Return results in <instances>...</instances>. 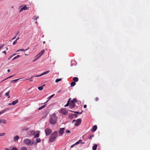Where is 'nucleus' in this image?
I'll list each match as a JSON object with an SVG mask.
<instances>
[{
    "mask_svg": "<svg viewBox=\"0 0 150 150\" xmlns=\"http://www.w3.org/2000/svg\"><path fill=\"white\" fill-rule=\"evenodd\" d=\"M57 120V118L55 116V114L54 113L50 117V122L52 125H54L56 123Z\"/></svg>",
    "mask_w": 150,
    "mask_h": 150,
    "instance_id": "f257e3e1",
    "label": "nucleus"
},
{
    "mask_svg": "<svg viewBox=\"0 0 150 150\" xmlns=\"http://www.w3.org/2000/svg\"><path fill=\"white\" fill-rule=\"evenodd\" d=\"M58 134V132L57 131H55L53 132L50 136L49 141L50 142H52L56 140Z\"/></svg>",
    "mask_w": 150,
    "mask_h": 150,
    "instance_id": "f03ea898",
    "label": "nucleus"
},
{
    "mask_svg": "<svg viewBox=\"0 0 150 150\" xmlns=\"http://www.w3.org/2000/svg\"><path fill=\"white\" fill-rule=\"evenodd\" d=\"M69 103V107L71 108H72L74 107L75 105V103L77 102L76 99L74 98L72 100H70Z\"/></svg>",
    "mask_w": 150,
    "mask_h": 150,
    "instance_id": "7ed1b4c3",
    "label": "nucleus"
},
{
    "mask_svg": "<svg viewBox=\"0 0 150 150\" xmlns=\"http://www.w3.org/2000/svg\"><path fill=\"white\" fill-rule=\"evenodd\" d=\"M23 142L24 144L28 146L31 145L33 144V142H32L31 140L29 139H24Z\"/></svg>",
    "mask_w": 150,
    "mask_h": 150,
    "instance_id": "20e7f679",
    "label": "nucleus"
},
{
    "mask_svg": "<svg viewBox=\"0 0 150 150\" xmlns=\"http://www.w3.org/2000/svg\"><path fill=\"white\" fill-rule=\"evenodd\" d=\"M60 112L62 113V114L64 115H66L68 113L67 111L65 108H62L59 110Z\"/></svg>",
    "mask_w": 150,
    "mask_h": 150,
    "instance_id": "39448f33",
    "label": "nucleus"
},
{
    "mask_svg": "<svg viewBox=\"0 0 150 150\" xmlns=\"http://www.w3.org/2000/svg\"><path fill=\"white\" fill-rule=\"evenodd\" d=\"M45 132L46 136L49 135L52 132V130L49 128L46 129Z\"/></svg>",
    "mask_w": 150,
    "mask_h": 150,
    "instance_id": "423d86ee",
    "label": "nucleus"
},
{
    "mask_svg": "<svg viewBox=\"0 0 150 150\" xmlns=\"http://www.w3.org/2000/svg\"><path fill=\"white\" fill-rule=\"evenodd\" d=\"M81 122V119H78L76 120V122L74 124V125L76 126H78L80 125Z\"/></svg>",
    "mask_w": 150,
    "mask_h": 150,
    "instance_id": "0eeeda50",
    "label": "nucleus"
},
{
    "mask_svg": "<svg viewBox=\"0 0 150 150\" xmlns=\"http://www.w3.org/2000/svg\"><path fill=\"white\" fill-rule=\"evenodd\" d=\"M49 72H50V71L47 70V71L44 72V73H43L42 74H40V75H36V76H34V77H40V76L49 73Z\"/></svg>",
    "mask_w": 150,
    "mask_h": 150,
    "instance_id": "6e6552de",
    "label": "nucleus"
},
{
    "mask_svg": "<svg viewBox=\"0 0 150 150\" xmlns=\"http://www.w3.org/2000/svg\"><path fill=\"white\" fill-rule=\"evenodd\" d=\"M64 130L65 128H60L59 131V134L61 135L63 134L64 133Z\"/></svg>",
    "mask_w": 150,
    "mask_h": 150,
    "instance_id": "1a4fd4ad",
    "label": "nucleus"
},
{
    "mask_svg": "<svg viewBox=\"0 0 150 150\" xmlns=\"http://www.w3.org/2000/svg\"><path fill=\"white\" fill-rule=\"evenodd\" d=\"M45 51V50L44 49L42 50L40 52L36 55V57H37L38 56H39V57L41 56L44 54Z\"/></svg>",
    "mask_w": 150,
    "mask_h": 150,
    "instance_id": "9d476101",
    "label": "nucleus"
},
{
    "mask_svg": "<svg viewBox=\"0 0 150 150\" xmlns=\"http://www.w3.org/2000/svg\"><path fill=\"white\" fill-rule=\"evenodd\" d=\"M28 9V8H27L26 5H25L23 7H22L20 10L19 11V12H20L23 10H27Z\"/></svg>",
    "mask_w": 150,
    "mask_h": 150,
    "instance_id": "9b49d317",
    "label": "nucleus"
},
{
    "mask_svg": "<svg viewBox=\"0 0 150 150\" xmlns=\"http://www.w3.org/2000/svg\"><path fill=\"white\" fill-rule=\"evenodd\" d=\"M97 126L96 125H94L91 129V131L93 132L95 131L97 129Z\"/></svg>",
    "mask_w": 150,
    "mask_h": 150,
    "instance_id": "f8f14e48",
    "label": "nucleus"
},
{
    "mask_svg": "<svg viewBox=\"0 0 150 150\" xmlns=\"http://www.w3.org/2000/svg\"><path fill=\"white\" fill-rule=\"evenodd\" d=\"M1 123L3 124H7V121L5 119H2L1 120Z\"/></svg>",
    "mask_w": 150,
    "mask_h": 150,
    "instance_id": "ddd939ff",
    "label": "nucleus"
},
{
    "mask_svg": "<svg viewBox=\"0 0 150 150\" xmlns=\"http://www.w3.org/2000/svg\"><path fill=\"white\" fill-rule=\"evenodd\" d=\"M19 139V137L18 135H16L13 138L14 141H16Z\"/></svg>",
    "mask_w": 150,
    "mask_h": 150,
    "instance_id": "4468645a",
    "label": "nucleus"
},
{
    "mask_svg": "<svg viewBox=\"0 0 150 150\" xmlns=\"http://www.w3.org/2000/svg\"><path fill=\"white\" fill-rule=\"evenodd\" d=\"M8 109L6 108L1 111H0V115H1V114H2L4 113L5 112L7 111L8 110Z\"/></svg>",
    "mask_w": 150,
    "mask_h": 150,
    "instance_id": "2eb2a0df",
    "label": "nucleus"
},
{
    "mask_svg": "<svg viewBox=\"0 0 150 150\" xmlns=\"http://www.w3.org/2000/svg\"><path fill=\"white\" fill-rule=\"evenodd\" d=\"M35 132L34 131L32 130L29 132V134L30 135L32 136L34 135Z\"/></svg>",
    "mask_w": 150,
    "mask_h": 150,
    "instance_id": "dca6fc26",
    "label": "nucleus"
},
{
    "mask_svg": "<svg viewBox=\"0 0 150 150\" xmlns=\"http://www.w3.org/2000/svg\"><path fill=\"white\" fill-rule=\"evenodd\" d=\"M35 141L36 142L35 143V144H36L40 142H41V140L40 138H38L36 139Z\"/></svg>",
    "mask_w": 150,
    "mask_h": 150,
    "instance_id": "f3484780",
    "label": "nucleus"
},
{
    "mask_svg": "<svg viewBox=\"0 0 150 150\" xmlns=\"http://www.w3.org/2000/svg\"><path fill=\"white\" fill-rule=\"evenodd\" d=\"M10 91H8L5 94V96L8 97V98H10V96L9 95Z\"/></svg>",
    "mask_w": 150,
    "mask_h": 150,
    "instance_id": "a211bd4d",
    "label": "nucleus"
},
{
    "mask_svg": "<svg viewBox=\"0 0 150 150\" xmlns=\"http://www.w3.org/2000/svg\"><path fill=\"white\" fill-rule=\"evenodd\" d=\"M73 80L75 82H77L78 81L79 79L77 77H74L73 78Z\"/></svg>",
    "mask_w": 150,
    "mask_h": 150,
    "instance_id": "6ab92c4d",
    "label": "nucleus"
},
{
    "mask_svg": "<svg viewBox=\"0 0 150 150\" xmlns=\"http://www.w3.org/2000/svg\"><path fill=\"white\" fill-rule=\"evenodd\" d=\"M97 144H95L92 147V149L93 150H96L97 148Z\"/></svg>",
    "mask_w": 150,
    "mask_h": 150,
    "instance_id": "aec40b11",
    "label": "nucleus"
},
{
    "mask_svg": "<svg viewBox=\"0 0 150 150\" xmlns=\"http://www.w3.org/2000/svg\"><path fill=\"white\" fill-rule=\"evenodd\" d=\"M46 106V104H45L43 105H42L41 107L39 108L38 109L39 110H41L44 108Z\"/></svg>",
    "mask_w": 150,
    "mask_h": 150,
    "instance_id": "412c9836",
    "label": "nucleus"
},
{
    "mask_svg": "<svg viewBox=\"0 0 150 150\" xmlns=\"http://www.w3.org/2000/svg\"><path fill=\"white\" fill-rule=\"evenodd\" d=\"M18 102V100H15L14 101H13L12 104L13 105H15Z\"/></svg>",
    "mask_w": 150,
    "mask_h": 150,
    "instance_id": "4be33fe9",
    "label": "nucleus"
},
{
    "mask_svg": "<svg viewBox=\"0 0 150 150\" xmlns=\"http://www.w3.org/2000/svg\"><path fill=\"white\" fill-rule=\"evenodd\" d=\"M29 49V47H28L27 49H26L25 50H24L23 49H20L18 50L17 51V52L19 51H26V50H28Z\"/></svg>",
    "mask_w": 150,
    "mask_h": 150,
    "instance_id": "5701e85b",
    "label": "nucleus"
},
{
    "mask_svg": "<svg viewBox=\"0 0 150 150\" xmlns=\"http://www.w3.org/2000/svg\"><path fill=\"white\" fill-rule=\"evenodd\" d=\"M71 98H69V99L67 104L65 105V106H64L65 107L68 106L69 105V102H70V101L71 100Z\"/></svg>",
    "mask_w": 150,
    "mask_h": 150,
    "instance_id": "b1692460",
    "label": "nucleus"
},
{
    "mask_svg": "<svg viewBox=\"0 0 150 150\" xmlns=\"http://www.w3.org/2000/svg\"><path fill=\"white\" fill-rule=\"evenodd\" d=\"M20 79H14V80H11V82H12L13 83H14L16 82L17 81L19 80Z\"/></svg>",
    "mask_w": 150,
    "mask_h": 150,
    "instance_id": "393cba45",
    "label": "nucleus"
},
{
    "mask_svg": "<svg viewBox=\"0 0 150 150\" xmlns=\"http://www.w3.org/2000/svg\"><path fill=\"white\" fill-rule=\"evenodd\" d=\"M76 84L75 82L74 81H73L71 83V86H74Z\"/></svg>",
    "mask_w": 150,
    "mask_h": 150,
    "instance_id": "a878e982",
    "label": "nucleus"
},
{
    "mask_svg": "<svg viewBox=\"0 0 150 150\" xmlns=\"http://www.w3.org/2000/svg\"><path fill=\"white\" fill-rule=\"evenodd\" d=\"M34 76H32L31 78H30L29 79H27L26 80H29V81H30V82H32L33 81V80H31V79L33 77H34Z\"/></svg>",
    "mask_w": 150,
    "mask_h": 150,
    "instance_id": "bb28decb",
    "label": "nucleus"
},
{
    "mask_svg": "<svg viewBox=\"0 0 150 150\" xmlns=\"http://www.w3.org/2000/svg\"><path fill=\"white\" fill-rule=\"evenodd\" d=\"M20 57V55H17L12 60H15V59H17L18 58Z\"/></svg>",
    "mask_w": 150,
    "mask_h": 150,
    "instance_id": "cd10ccee",
    "label": "nucleus"
},
{
    "mask_svg": "<svg viewBox=\"0 0 150 150\" xmlns=\"http://www.w3.org/2000/svg\"><path fill=\"white\" fill-rule=\"evenodd\" d=\"M39 133H38L37 134L34 135V138H35L38 137H39Z\"/></svg>",
    "mask_w": 150,
    "mask_h": 150,
    "instance_id": "c85d7f7f",
    "label": "nucleus"
},
{
    "mask_svg": "<svg viewBox=\"0 0 150 150\" xmlns=\"http://www.w3.org/2000/svg\"><path fill=\"white\" fill-rule=\"evenodd\" d=\"M62 79H57L56 80L55 82L56 83L58 82L59 81H60L62 80Z\"/></svg>",
    "mask_w": 150,
    "mask_h": 150,
    "instance_id": "c756f323",
    "label": "nucleus"
},
{
    "mask_svg": "<svg viewBox=\"0 0 150 150\" xmlns=\"http://www.w3.org/2000/svg\"><path fill=\"white\" fill-rule=\"evenodd\" d=\"M20 150H27V148L25 147H23L21 148Z\"/></svg>",
    "mask_w": 150,
    "mask_h": 150,
    "instance_id": "7c9ffc66",
    "label": "nucleus"
},
{
    "mask_svg": "<svg viewBox=\"0 0 150 150\" xmlns=\"http://www.w3.org/2000/svg\"><path fill=\"white\" fill-rule=\"evenodd\" d=\"M70 111L71 112H74L75 113L80 114H81L82 113V112H83V111L82 110L81 112V113H79V112H74V111H71V110H70Z\"/></svg>",
    "mask_w": 150,
    "mask_h": 150,
    "instance_id": "2f4dec72",
    "label": "nucleus"
},
{
    "mask_svg": "<svg viewBox=\"0 0 150 150\" xmlns=\"http://www.w3.org/2000/svg\"><path fill=\"white\" fill-rule=\"evenodd\" d=\"M82 140H79V141H77L75 144L77 145L79 144L81 142Z\"/></svg>",
    "mask_w": 150,
    "mask_h": 150,
    "instance_id": "473e14b6",
    "label": "nucleus"
},
{
    "mask_svg": "<svg viewBox=\"0 0 150 150\" xmlns=\"http://www.w3.org/2000/svg\"><path fill=\"white\" fill-rule=\"evenodd\" d=\"M5 134V133H0V137L4 136Z\"/></svg>",
    "mask_w": 150,
    "mask_h": 150,
    "instance_id": "72a5a7b5",
    "label": "nucleus"
},
{
    "mask_svg": "<svg viewBox=\"0 0 150 150\" xmlns=\"http://www.w3.org/2000/svg\"><path fill=\"white\" fill-rule=\"evenodd\" d=\"M35 59L33 61V62H35V61H36L38 59V58H36V56H35Z\"/></svg>",
    "mask_w": 150,
    "mask_h": 150,
    "instance_id": "f704fd0d",
    "label": "nucleus"
},
{
    "mask_svg": "<svg viewBox=\"0 0 150 150\" xmlns=\"http://www.w3.org/2000/svg\"><path fill=\"white\" fill-rule=\"evenodd\" d=\"M38 88L40 90H42L43 89L42 87V86L38 87Z\"/></svg>",
    "mask_w": 150,
    "mask_h": 150,
    "instance_id": "c9c22d12",
    "label": "nucleus"
},
{
    "mask_svg": "<svg viewBox=\"0 0 150 150\" xmlns=\"http://www.w3.org/2000/svg\"><path fill=\"white\" fill-rule=\"evenodd\" d=\"M94 137V135L93 134H92V135H90L89 137H88V138L89 139H91L92 137Z\"/></svg>",
    "mask_w": 150,
    "mask_h": 150,
    "instance_id": "e433bc0d",
    "label": "nucleus"
},
{
    "mask_svg": "<svg viewBox=\"0 0 150 150\" xmlns=\"http://www.w3.org/2000/svg\"><path fill=\"white\" fill-rule=\"evenodd\" d=\"M4 46V44H1L0 45V49L3 47Z\"/></svg>",
    "mask_w": 150,
    "mask_h": 150,
    "instance_id": "4c0bfd02",
    "label": "nucleus"
},
{
    "mask_svg": "<svg viewBox=\"0 0 150 150\" xmlns=\"http://www.w3.org/2000/svg\"><path fill=\"white\" fill-rule=\"evenodd\" d=\"M17 43V41H16V40H15L13 42V45H15Z\"/></svg>",
    "mask_w": 150,
    "mask_h": 150,
    "instance_id": "58836bf2",
    "label": "nucleus"
},
{
    "mask_svg": "<svg viewBox=\"0 0 150 150\" xmlns=\"http://www.w3.org/2000/svg\"><path fill=\"white\" fill-rule=\"evenodd\" d=\"M12 150H17V149L16 147H13L12 149Z\"/></svg>",
    "mask_w": 150,
    "mask_h": 150,
    "instance_id": "ea45409f",
    "label": "nucleus"
},
{
    "mask_svg": "<svg viewBox=\"0 0 150 150\" xmlns=\"http://www.w3.org/2000/svg\"><path fill=\"white\" fill-rule=\"evenodd\" d=\"M95 100L96 101H98V100H99V98L98 97H96L95 98Z\"/></svg>",
    "mask_w": 150,
    "mask_h": 150,
    "instance_id": "a19ab883",
    "label": "nucleus"
},
{
    "mask_svg": "<svg viewBox=\"0 0 150 150\" xmlns=\"http://www.w3.org/2000/svg\"><path fill=\"white\" fill-rule=\"evenodd\" d=\"M54 95V94H52L51 96H50V97H49V99H50L51 98H52L53 97Z\"/></svg>",
    "mask_w": 150,
    "mask_h": 150,
    "instance_id": "79ce46f5",
    "label": "nucleus"
},
{
    "mask_svg": "<svg viewBox=\"0 0 150 150\" xmlns=\"http://www.w3.org/2000/svg\"><path fill=\"white\" fill-rule=\"evenodd\" d=\"M66 132L67 133H69L70 132V131L69 130H67L66 131Z\"/></svg>",
    "mask_w": 150,
    "mask_h": 150,
    "instance_id": "37998d69",
    "label": "nucleus"
},
{
    "mask_svg": "<svg viewBox=\"0 0 150 150\" xmlns=\"http://www.w3.org/2000/svg\"><path fill=\"white\" fill-rule=\"evenodd\" d=\"M14 76V75L11 76H9V77H8V78H7L6 79H5V80H6V79H8V78H11V77H12L13 76ZM5 80H5H4H4Z\"/></svg>",
    "mask_w": 150,
    "mask_h": 150,
    "instance_id": "c03bdc74",
    "label": "nucleus"
},
{
    "mask_svg": "<svg viewBox=\"0 0 150 150\" xmlns=\"http://www.w3.org/2000/svg\"><path fill=\"white\" fill-rule=\"evenodd\" d=\"M76 145V144H73L71 146V148H72L74 146Z\"/></svg>",
    "mask_w": 150,
    "mask_h": 150,
    "instance_id": "a18cd8bd",
    "label": "nucleus"
},
{
    "mask_svg": "<svg viewBox=\"0 0 150 150\" xmlns=\"http://www.w3.org/2000/svg\"><path fill=\"white\" fill-rule=\"evenodd\" d=\"M39 18V17L38 16L37 17H36L35 19H34V20H37L38 19V18Z\"/></svg>",
    "mask_w": 150,
    "mask_h": 150,
    "instance_id": "49530a36",
    "label": "nucleus"
},
{
    "mask_svg": "<svg viewBox=\"0 0 150 150\" xmlns=\"http://www.w3.org/2000/svg\"><path fill=\"white\" fill-rule=\"evenodd\" d=\"M20 33V32L19 31H17V33L16 35V36L17 35H18Z\"/></svg>",
    "mask_w": 150,
    "mask_h": 150,
    "instance_id": "de8ad7c7",
    "label": "nucleus"
},
{
    "mask_svg": "<svg viewBox=\"0 0 150 150\" xmlns=\"http://www.w3.org/2000/svg\"><path fill=\"white\" fill-rule=\"evenodd\" d=\"M3 53H4L5 55L6 54V52L5 51H4V52H3Z\"/></svg>",
    "mask_w": 150,
    "mask_h": 150,
    "instance_id": "09e8293b",
    "label": "nucleus"
},
{
    "mask_svg": "<svg viewBox=\"0 0 150 150\" xmlns=\"http://www.w3.org/2000/svg\"><path fill=\"white\" fill-rule=\"evenodd\" d=\"M4 150H10L8 148H6L4 149Z\"/></svg>",
    "mask_w": 150,
    "mask_h": 150,
    "instance_id": "8fccbe9b",
    "label": "nucleus"
},
{
    "mask_svg": "<svg viewBox=\"0 0 150 150\" xmlns=\"http://www.w3.org/2000/svg\"><path fill=\"white\" fill-rule=\"evenodd\" d=\"M87 107V105H84L83 106V107L84 108H86Z\"/></svg>",
    "mask_w": 150,
    "mask_h": 150,
    "instance_id": "3c124183",
    "label": "nucleus"
},
{
    "mask_svg": "<svg viewBox=\"0 0 150 150\" xmlns=\"http://www.w3.org/2000/svg\"><path fill=\"white\" fill-rule=\"evenodd\" d=\"M12 57V56H10V57H9V58H8V60H9L10 59H11Z\"/></svg>",
    "mask_w": 150,
    "mask_h": 150,
    "instance_id": "603ef678",
    "label": "nucleus"
},
{
    "mask_svg": "<svg viewBox=\"0 0 150 150\" xmlns=\"http://www.w3.org/2000/svg\"><path fill=\"white\" fill-rule=\"evenodd\" d=\"M16 36L15 37L13 38L12 39V40H13L16 38Z\"/></svg>",
    "mask_w": 150,
    "mask_h": 150,
    "instance_id": "864d4df0",
    "label": "nucleus"
},
{
    "mask_svg": "<svg viewBox=\"0 0 150 150\" xmlns=\"http://www.w3.org/2000/svg\"><path fill=\"white\" fill-rule=\"evenodd\" d=\"M10 69H8L7 70V71H8V72H10Z\"/></svg>",
    "mask_w": 150,
    "mask_h": 150,
    "instance_id": "5fc2aeb1",
    "label": "nucleus"
},
{
    "mask_svg": "<svg viewBox=\"0 0 150 150\" xmlns=\"http://www.w3.org/2000/svg\"><path fill=\"white\" fill-rule=\"evenodd\" d=\"M76 121V120H73V121L72 122V123H74L75 121Z\"/></svg>",
    "mask_w": 150,
    "mask_h": 150,
    "instance_id": "6e6d98bb",
    "label": "nucleus"
},
{
    "mask_svg": "<svg viewBox=\"0 0 150 150\" xmlns=\"http://www.w3.org/2000/svg\"><path fill=\"white\" fill-rule=\"evenodd\" d=\"M19 39V37H18V38L16 39V41H17V40H18Z\"/></svg>",
    "mask_w": 150,
    "mask_h": 150,
    "instance_id": "4d7b16f0",
    "label": "nucleus"
},
{
    "mask_svg": "<svg viewBox=\"0 0 150 150\" xmlns=\"http://www.w3.org/2000/svg\"><path fill=\"white\" fill-rule=\"evenodd\" d=\"M61 90H59V91H58L57 92V93H59L60 92H61Z\"/></svg>",
    "mask_w": 150,
    "mask_h": 150,
    "instance_id": "13d9d810",
    "label": "nucleus"
},
{
    "mask_svg": "<svg viewBox=\"0 0 150 150\" xmlns=\"http://www.w3.org/2000/svg\"><path fill=\"white\" fill-rule=\"evenodd\" d=\"M16 54H14L12 56V57H13L14 56H15Z\"/></svg>",
    "mask_w": 150,
    "mask_h": 150,
    "instance_id": "bf43d9fd",
    "label": "nucleus"
},
{
    "mask_svg": "<svg viewBox=\"0 0 150 150\" xmlns=\"http://www.w3.org/2000/svg\"><path fill=\"white\" fill-rule=\"evenodd\" d=\"M40 57H39V56H38L37 57H36V58H38V59Z\"/></svg>",
    "mask_w": 150,
    "mask_h": 150,
    "instance_id": "052dcab7",
    "label": "nucleus"
},
{
    "mask_svg": "<svg viewBox=\"0 0 150 150\" xmlns=\"http://www.w3.org/2000/svg\"><path fill=\"white\" fill-rule=\"evenodd\" d=\"M8 104V105H12V103H9Z\"/></svg>",
    "mask_w": 150,
    "mask_h": 150,
    "instance_id": "680f3d73",
    "label": "nucleus"
},
{
    "mask_svg": "<svg viewBox=\"0 0 150 150\" xmlns=\"http://www.w3.org/2000/svg\"><path fill=\"white\" fill-rule=\"evenodd\" d=\"M45 86V84H43V85L42 86V87H43V86Z\"/></svg>",
    "mask_w": 150,
    "mask_h": 150,
    "instance_id": "e2e57ef3",
    "label": "nucleus"
},
{
    "mask_svg": "<svg viewBox=\"0 0 150 150\" xmlns=\"http://www.w3.org/2000/svg\"><path fill=\"white\" fill-rule=\"evenodd\" d=\"M84 144V142H81V144Z\"/></svg>",
    "mask_w": 150,
    "mask_h": 150,
    "instance_id": "0e129e2a",
    "label": "nucleus"
},
{
    "mask_svg": "<svg viewBox=\"0 0 150 150\" xmlns=\"http://www.w3.org/2000/svg\"><path fill=\"white\" fill-rule=\"evenodd\" d=\"M45 41H44V42H43V44H45Z\"/></svg>",
    "mask_w": 150,
    "mask_h": 150,
    "instance_id": "69168bd1",
    "label": "nucleus"
},
{
    "mask_svg": "<svg viewBox=\"0 0 150 150\" xmlns=\"http://www.w3.org/2000/svg\"><path fill=\"white\" fill-rule=\"evenodd\" d=\"M74 115H75L76 117L77 116V115H76V114H74Z\"/></svg>",
    "mask_w": 150,
    "mask_h": 150,
    "instance_id": "338daca9",
    "label": "nucleus"
},
{
    "mask_svg": "<svg viewBox=\"0 0 150 150\" xmlns=\"http://www.w3.org/2000/svg\"><path fill=\"white\" fill-rule=\"evenodd\" d=\"M25 55H28V54H25Z\"/></svg>",
    "mask_w": 150,
    "mask_h": 150,
    "instance_id": "774afa93",
    "label": "nucleus"
}]
</instances>
